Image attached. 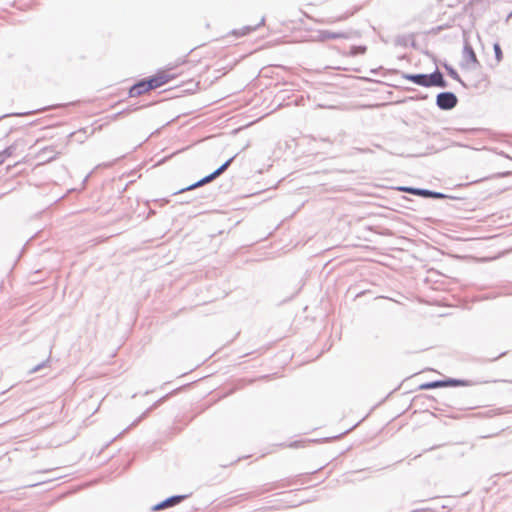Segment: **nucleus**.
Listing matches in <instances>:
<instances>
[{
    "instance_id": "f257e3e1",
    "label": "nucleus",
    "mask_w": 512,
    "mask_h": 512,
    "mask_svg": "<svg viewBox=\"0 0 512 512\" xmlns=\"http://www.w3.org/2000/svg\"><path fill=\"white\" fill-rule=\"evenodd\" d=\"M173 70V67H167L158 70L147 80L140 81L139 83L133 85L130 87V97L141 95L150 90H154L168 84L178 76V74L173 72Z\"/></svg>"
},
{
    "instance_id": "f03ea898",
    "label": "nucleus",
    "mask_w": 512,
    "mask_h": 512,
    "mask_svg": "<svg viewBox=\"0 0 512 512\" xmlns=\"http://www.w3.org/2000/svg\"><path fill=\"white\" fill-rule=\"evenodd\" d=\"M404 79L411 81L417 85L423 86V87H431V86H437V87H446V81L443 78V75L436 71L430 75L426 74H406L403 76Z\"/></svg>"
},
{
    "instance_id": "7ed1b4c3",
    "label": "nucleus",
    "mask_w": 512,
    "mask_h": 512,
    "mask_svg": "<svg viewBox=\"0 0 512 512\" xmlns=\"http://www.w3.org/2000/svg\"><path fill=\"white\" fill-rule=\"evenodd\" d=\"M188 496H189L188 494L170 496V497L160 501L159 503L155 504L154 506H152L151 509H152V511H160V510H163V509H166L169 507L176 506V505L180 504L183 500L188 498Z\"/></svg>"
},
{
    "instance_id": "20e7f679",
    "label": "nucleus",
    "mask_w": 512,
    "mask_h": 512,
    "mask_svg": "<svg viewBox=\"0 0 512 512\" xmlns=\"http://www.w3.org/2000/svg\"><path fill=\"white\" fill-rule=\"evenodd\" d=\"M417 193L419 197L422 198H432V199H451V200H460L462 197L455 196V195H449L438 191H433L426 188H419L417 190Z\"/></svg>"
},
{
    "instance_id": "39448f33",
    "label": "nucleus",
    "mask_w": 512,
    "mask_h": 512,
    "mask_svg": "<svg viewBox=\"0 0 512 512\" xmlns=\"http://www.w3.org/2000/svg\"><path fill=\"white\" fill-rule=\"evenodd\" d=\"M436 102L441 109L448 110L456 106L457 97L451 92H444L438 94Z\"/></svg>"
},
{
    "instance_id": "423d86ee",
    "label": "nucleus",
    "mask_w": 512,
    "mask_h": 512,
    "mask_svg": "<svg viewBox=\"0 0 512 512\" xmlns=\"http://www.w3.org/2000/svg\"><path fill=\"white\" fill-rule=\"evenodd\" d=\"M482 383H488V381H472L466 379H457V378H446L442 380V387H468L474 386Z\"/></svg>"
},
{
    "instance_id": "0eeeda50",
    "label": "nucleus",
    "mask_w": 512,
    "mask_h": 512,
    "mask_svg": "<svg viewBox=\"0 0 512 512\" xmlns=\"http://www.w3.org/2000/svg\"><path fill=\"white\" fill-rule=\"evenodd\" d=\"M317 38L319 41H328V40H332V39H343V38H347L348 35L347 33L343 32V31H331V30H328V29H322V30H319L317 32Z\"/></svg>"
},
{
    "instance_id": "6e6552de",
    "label": "nucleus",
    "mask_w": 512,
    "mask_h": 512,
    "mask_svg": "<svg viewBox=\"0 0 512 512\" xmlns=\"http://www.w3.org/2000/svg\"><path fill=\"white\" fill-rule=\"evenodd\" d=\"M489 7V4L484 0H469V2L465 5V11L474 14V12L478 11H486Z\"/></svg>"
},
{
    "instance_id": "1a4fd4ad",
    "label": "nucleus",
    "mask_w": 512,
    "mask_h": 512,
    "mask_svg": "<svg viewBox=\"0 0 512 512\" xmlns=\"http://www.w3.org/2000/svg\"><path fill=\"white\" fill-rule=\"evenodd\" d=\"M200 187H203V184H201V180L199 179V180H197V181H195V182H193V183H191V184H189L187 186H184V187H182V188H180L178 190L173 191L172 195L176 196V195H180V194H185L187 192L194 191V190H196V189H198Z\"/></svg>"
},
{
    "instance_id": "9d476101",
    "label": "nucleus",
    "mask_w": 512,
    "mask_h": 512,
    "mask_svg": "<svg viewBox=\"0 0 512 512\" xmlns=\"http://www.w3.org/2000/svg\"><path fill=\"white\" fill-rule=\"evenodd\" d=\"M165 398H167V395L160 398L156 402H154L149 408L146 409L145 412H143L137 419H135L132 423H130V429L133 426H136L144 417H146L153 409H155L159 404H161Z\"/></svg>"
},
{
    "instance_id": "9b49d317",
    "label": "nucleus",
    "mask_w": 512,
    "mask_h": 512,
    "mask_svg": "<svg viewBox=\"0 0 512 512\" xmlns=\"http://www.w3.org/2000/svg\"><path fill=\"white\" fill-rule=\"evenodd\" d=\"M509 175H512V170L498 172V173L493 174V175L480 176L478 178L472 179L468 184L478 183V182H481V181H484V180H488V179H492V178H497V177H506V176H509Z\"/></svg>"
},
{
    "instance_id": "f8f14e48",
    "label": "nucleus",
    "mask_w": 512,
    "mask_h": 512,
    "mask_svg": "<svg viewBox=\"0 0 512 512\" xmlns=\"http://www.w3.org/2000/svg\"><path fill=\"white\" fill-rule=\"evenodd\" d=\"M232 162H223L221 166H219L216 170L209 173L213 180H216L219 176H221L231 165Z\"/></svg>"
},
{
    "instance_id": "ddd939ff",
    "label": "nucleus",
    "mask_w": 512,
    "mask_h": 512,
    "mask_svg": "<svg viewBox=\"0 0 512 512\" xmlns=\"http://www.w3.org/2000/svg\"><path fill=\"white\" fill-rule=\"evenodd\" d=\"M442 387V380H434L430 382H425L419 386L420 390H430Z\"/></svg>"
},
{
    "instance_id": "4468645a",
    "label": "nucleus",
    "mask_w": 512,
    "mask_h": 512,
    "mask_svg": "<svg viewBox=\"0 0 512 512\" xmlns=\"http://www.w3.org/2000/svg\"><path fill=\"white\" fill-rule=\"evenodd\" d=\"M195 51L191 50L190 53L183 59L180 64H188V63H195L199 61L200 59L195 58Z\"/></svg>"
},
{
    "instance_id": "2eb2a0df",
    "label": "nucleus",
    "mask_w": 512,
    "mask_h": 512,
    "mask_svg": "<svg viewBox=\"0 0 512 512\" xmlns=\"http://www.w3.org/2000/svg\"><path fill=\"white\" fill-rule=\"evenodd\" d=\"M418 189L419 188L412 187V186H401V187L398 188L399 191L406 192L408 194L415 195V196L418 195V193H417Z\"/></svg>"
},
{
    "instance_id": "dca6fc26",
    "label": "nucleus",
    "mask_w": 512,
    "mask_h": 512,
    "mask_svg": "<svg viewBox=\"0 0 512 512\" xmlns=\"http://www.w3.org/2000/svg\"><path fill=\"white\" fill-rule=\"evenodd\" d=\"M203 198V196H198V195H195V196H192V195H188V196H185V198L180 202L181 204H190L198 199H201Z\"/></svg>"
},
{
    "instance_id": "f3484780",
    "label": "nucleus",
    "mask_w": 512,
    "mask_h": 512,
    "mask_svg": "<svg viewBox=\"0 0 512 512\" xmlns=\"http://www.w3.org/2000/svg\"><path fill=\"white\" fill-rule=\"evenodd\" d=\"M494 51H495L497 61H501L503 58V54H502V50H501V47L499 44L496 43L494 45Z\"/></svg>"
},
{
    "instance_id": "a211bd4d",
    "label": "nucleus",
    "mask_w": 512,
    "mask_h": 512,
    "mask_svg": "<svg viewBox=\"0 0 512 512\" xmlns=\"http://www.w3.org/2000/svg\"><path fill=\"white\" fill-rule=\"evenodd\" d=\"M200 180H201V184H203V186H204V185H206V184H209V183H211V182H213V181H214V180L212 179V177L210 176V174H208V175H206V176H204V177L200 178Z\"/></svg>"
},
{
    "instance_id": "6ab92c4d",
    "label": "nucleus",
    "mask_w": 512,
    "mask_h": 512,
    "mask_svg": "<svg viewBox=\"0 0 512 512\" xmlns=\"http://www.w3.org/2000/svg\"><path fill=\"white\" fill-rule=\"evenodd\" d=\"M14 150H15L14 147H9L8 149H6L4 151V156L5 157H13V156H15V154L13 153Z\"/></svg>"
},
{
    "instance_id": "aec40b11",
    "label": "nucleus",
    "mask_w": 512,
    "mask_h": 512,
    "mask_svg": "<svg viewBox=\"0 0 512 512\" xmlns=\"http://www.w3.org/2000/svg\"><path fill=\"white\" fill-rule=\"evenodd\" d=\"M506 354H507V352H506V351H504V352L500 353L498 356H496V357H492V358L488 359L487 361H489V362L496 361L497 359H499V358H501V357L505 356Z\"/></svg>"
},
{
    "instance_id": "412c9836",
    "label": "nucleus",
    "mask_w": 512,
    "mask_h": 512,
    "mask_svg": "<svg viewBox=\"0 0 512 512\" xmlns=\"http://www.w3.org/2000/svg\"><path fill=\"white\" fill-rule=\"evenodd\" d=\"M43 366H44V364H39V365L35 366V367L32 369V371H31V372H37V371H39V370H40V368H41V367H43Z\"/></svg>"
},
{
    "instance_id": "4be33fe9",
    "label": "nucleus",
    "mask_w": 512,
    "mask_h": 512,
    "mask_svg": "<svg viewBox=\"0 0 512 512\" xmlns=\"http://www.w3.org/2000/svg\"><path fill=\"white\" fill-rule=\"evenodd\" d=\"M291 447H298L299 446V441H294L293 443L290 444Z\"/></svg>"
},
{
    "instance_id": "5701e85b",
    "label": "nucleus",
    "mask_w": 512,
    "mask_h": 512,
    "mask_svg": "<svg viewBox=\"0 0 512 512\" xmlns=\"http://www.w3.org/2000/svg\"><path fill=\"white\" fill-rule=\"evenodd\" d=\"M130 178L134 175L133 171L130 170L129 172Z\"/></svg>"
},
{
    "instance_id": "b1692460",
    "label": "nucleus",
    "mask_w": 512,
    "mask_h": 512,
    "mask_svg": "<svg viewBox=\"0 0 512 512\" xmlns=\"http://www.w3.org/2000/svg\"><path fill=\"white\" fill-rule=\"evenodd\" d=\"M134 181H135L134 179H130V180H129V183L131 184V183H133Z\"/></svg>"
}]
</instances>
